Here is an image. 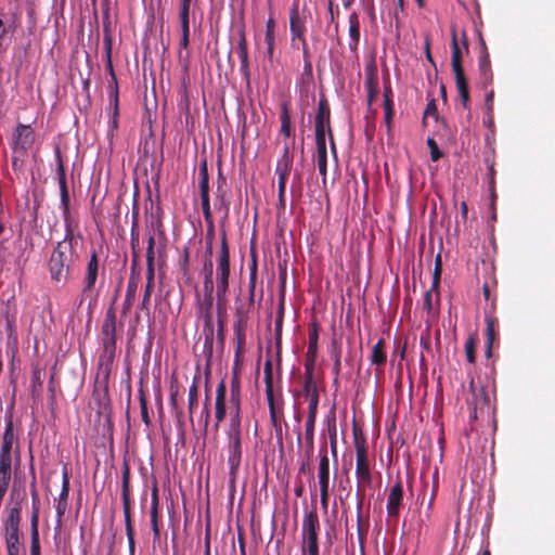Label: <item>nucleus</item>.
Here are the masks:
<instances>
[{
	"label": "nucleus",
	"instance_id": "1",
	"mask_svg": "<svg viewBox=\"0 0 555 555\" xmlns=\"http://www.w3.org/2000/svg\"><path fill=\"white\" fill-rule=\"evenodd\" d=\"M354 448H356V477H357V512H358V534L360 540H363L366 534V530L362 526V506L365 498V490L372 486L373 478L371 473V466L367 456L366 441L364 437L358 436L354 433Z\"/></svg>",
	"mask_w": 555,
	"mask_h": 555
},
{
	"label": "nucleus",
	"instance_id": "2",
	"mask_svg": "<svg viewBox=\"0 0 555 555\" xmlns=\"http://www.w3.org/2000/svg\"><path fill=\"white\" fill-rule=\"evenodd\" d=\"M220 248L216 256V309L217 314H224L228 307V294L230 288V247L225 230H221Z\"/></svg>",
	"mask_w": 555,
	"mask_h": 555
},
{
	"label": "nucleus",
	"instance_id": "3",
	"mask_svg": "<svg viewBox=\"0 0 555 555\" xmlns=\"http://www.w3.org/2000/svg\"><path fill=\"white\" fill-rule=\"evenodd\" d=\"M80 238V235H75L74 230H69V232H65L64 240L59 242L53 249L49 260V272L53 281H67L70 264L73 263V256L75 254V246Z\"/></svg>",
	"mask_w": 555,
	"mask_h": 555
},
{
	"label": "nucleus",
	"instance_id": "4",
	"mask_svg": "<svg viewBox=\"0 0 555 555\" xmlns=\"http://www.w3.org/2000/svg\"><path fill=\"white\" fill-rule=\"evenodd\" d=\"M229 476L234 482L242 462V420H229L227 427Z\"/></svg>",
	"mask_w": 555,
	"mask_h": 555
},
{
	"label": "nucleus",
	"instance_id": "5",
	"mask_svg": "<svg viewBox=\"0 0 555 555\" xmlns=\"http://www.w3.org/2000/svg\"><path fill=\"white\" fill-rule=\"evenodd\" d=\"M451 66L452 72L455 77V85L459 91V95L461 99V103L465 109L469 108V88L468 81L464 73L463 68V54L465 53L464 49H462L457 42L455 28L451 29Z\"/></svg>",
	"mask_w": 555,
	"mask_h": 555
},
{
	"label": "nucleus",
	"instance_id": "6",
	"mask_svg": "<svg viewBox=\"0 0 555 555\" xmlns=\"http://www.w3.org/2000/svg\"><path fill=\"white\" fill-rule=\"evenodd\" d=\"M121 501L125 518V529L128 539L129 554L134 555L135 541L134 528L131 517V490H130V466L124 462L121 468Z\"/></svg>",
	"mask_w": 555,
	"mask_h": 555
},
{
	"label": "nucleus",
	"instance_id": "7",
	"mask_svg": "<svg viewBox=\"0 0 555 555\" xmlns=\"http://www.w3.org/2000/svg\"><path fill=\"white\" fill-rule=\"evenodd\" d=\"M22 507L16 503L8 511V515L3 521V537L8 555H20V525H21Z\"/></svg>",
	"mask_w": 555,
	"mask_h": 555
},
{
	"label": "nucleus",
	"instance_id": "8",
	"mask_svg": "<svg viewBox=\"0 0 555 555\" xmlns=\"http://www.w3.org/2000/svg\"><path fill=\"white\" fill-rule=\"evenodd\" d=\"M100 274V259L95 249L91 250L90 259L86 267V273L82 281V289L78 307H80L86 299H89V308L95 306L98 300V293H95V283Z\"/></svg>",
	"mask_w": 555,
	"mask_h": 555
},
{
	"label": "nucleus",
	"instance_id": "9",
	"mask_svg": "<svg viewBox=\"0 0 555 555\" xmlns=\"http://www.w3.org/2000/svg\"><path fill=\"white\" fill-rule=\"evenodd\" d=\"M117 315L114 306H109L105 312L101 326L103 353L102 358L112 362L116 354Z\"/></svg>",
	"mask_w": 555,
	"mask_h": 555
},
{
	"label": "nucleus",
	"instance_id": "10",
	"mask_svg": "<svg viewBox=\"0 0 555 555\" xmlns=\"http://www.w3.org/2000/svg\"><path fill=\"white\" fill-rule=\"evenodd\" d=\"M34 142L35 132L33 128L29 125L18 124L12 133L11 142L13 169H16L18 160L27 155Z\"/></svg>",
	"mask_w": 555,
	"mask_h": 555
},
{
	"label": "nucleus",
	"instance_id": "11",
	"mask_svg": "<svg viewBox=\"0 0 555 555\" xmlns=\"http://www.w3.org/2000/svg\"><path fill=\"white\" fill-rule=\"evenodd\" d=\"M320 530L319 516L315 511L305 514L302 519V546L301 551L308 555H319L318 535Z\"/></svg>",
	"mask_w": 555,
	"mask_h": 555
},
{
	"label": "nucleus",
	"instance_id": "12",
	"mask_svg": "<svg viewBox=\"0 0 555 555\" xmlns=\"http://www.w3.org/2000/svg\"><path fill=\"white\" fill-rule=\"evenodd\" d=\"M56 172H57V180H59V186H60L61 207H62V211H63L64 228H65V232H69V230H74L73 218L70 215V207H69V192H68V186H67V182H66L65 167L63 165V162H62L59 151H57Z\"/></svg>",
	"mask_w": 555,
	"mask_h": 555
},
{
	"label": "nucleus",
	"instance_id": "13",
	"mask_svg": "<svg viewBox=\"0 0 555 555\" xmlns=\"http://www.w3.org/2000/svg\"><path fill=\"white\" fill-rule=\"evenodd\" d=\"M318 479L320 486V502L326 511L330 499V459L327 455L326 442L320 448V462L318 467Z\"/></svg>",
	"mask_w": 555,
	"mask_h": 555
},
{
	"label": "nucleus",
	"instance_id": "14",
	"mask_svg": "<svg viewBox=\"0 0 555 555\" xmlns=\"http://www.w3.org/2000/svg\"><path fill=\"white\" fill-rule=\"evenodd\" d=\"M196 305L199 315L204 319V333H205V348L209 349V353L212 351L214 344V323H212V307L214 298L203 297L196 295Z\"/></svg>",
	"mask_w": 555,
	"mask_h": 555
},
{
	"label": "nucleus",
	"instance_id": "15",
	"mask_svg": "<svg viewBox=\"0 0 555 555\" xmlns=\"http://www.w3.org/2000/svg\"><path fill=\"white\" fill-rule=\"evenodd\" d=\"M305 369H306V373H305L304 392L309 398L308 413H317L318 404H319V391H318L317 384L313 379V364L306 363Z\"/></svg>",
	"mask_w": 555,
	"mask_h": 555
},
{
	"label": "nucleus",
	"instance_id": "16",
	"mask_svg": "<svg viewBox=\"0 0 555 555\" xmlns=\"http://www.w3.org/2000/svg\"><path fill=\"white\" fill-rule=\"evenodd\" d=\"M314 130L327 131L328 138L332 139L331 108L324 94L320 96L318 103V109L314 116Z\"/></svg>",
	"mask_w": 555,
	"mask_h": 555
},
{
	"label": "nucleus",
	"instance_id": "17",
	"mask_svg": "<svg viewBox=\"0 0 555 555\" xmlns=\"http://www.w3.org/2000/svg\"><path fill=\"white\" fill-rule=\"evenodd\" d=\"M230 420H242L241 379L236 370L233 371L230 383Z\"/></svg>",
	"mask_w": 555,
	"mask_h": 555
},
{
	"label": "nucleus",
	"instance_id": "18",
	"mask_svg": "<svg viewBox=\"0 0 555 555\" xmlns=\"http://www.w3.org/2000/svg\"><path fill=\"white\" fill-rule=\"evenodd\" d=\"M227 385L224 379H221L216 388L215 400V431H218L220 424L224 421L227 415Z\"/></svg>",
	"mask_w": 555,
	"mask_h": 555
},
{
	"label": "nucleus",
	"instance_id": "19",
	"mask_svg": "<svg viewBox=\"0 0 555 555\" xmlns=\"http://www.w3.org/2000/svg\"><path fill=\"white\" fill-rule=\"evenodd\" d=\"M403 501V486L402 481L398 478L396 483L390 488L387 498V515L389 518H398L400 507Z\"/></svg>",
	"mask_w": 555,
	"mask_h": 555
},
{
	"label": "nucleus",
	"instance_id": "20",
	"mask_svg": "<svg viewBox=\"0 0 555 555\" xmlns=\"http://www.w3.org/2000/svg\"><path fill=\"white\" fill-rule=\"evenodd\" d=\"M293 167V155L291 154L289 147L286 145L283 149L281 157L276 162L275 173L278 175V185L281 189L286 188V181Z\"/></svg>",
	"mask_w": 555,
	"mask_h": 555
},
{
	"label": "nucleus",
	"instance_id": "21",
	"mask_svg": "<svg viewBox=\"0 0 555 555\" xmlns=\"http://www.w3.org/2000/svg\"><path fill=\"white\" fill-rule=\"evenodd\" d=\"M441 271H442L441 257H440V255H438L436 257V261H435L431 287L425 293L424 300H423V308L428 313H430L433 310V294L436 293L437 299L439 298L438 288L440 285Z\"/></svg>",
	"mask_w": 555,
	"mask_h": 555
},
{
	"label": "nucleus",
	"instance_id": "22",
	"mask_svg": "<svg viewBox=\"0 0 555 555\" xmlns=\"http://www.w3.org/2000/svg\"><path fill=\"white\" fill-rule=\"evenodd\" d=\"M192 0H180L179 20L181 26L180 47L186 49L190 43V8Z\"/></svg>",
	"mask_w": 555,
	"mask_h": 555
},
{
	"label": "nucleus",
	"instance_id": "23",
	"mask_svg": "<svg viewBox=\"0 0 555 555\" xmlns=\"http://www.w3.org/2000/svg\"><path fill=\"white\" fill-rule=\"evenodd\" d=\"M289 29H291V40L293 46L295 44V40H306L305 31L306 24L305 20L300 17L298 5L294 4L289 12Z\"/></svg>",
	"mask_w": 555,
	"mask_h": 555
},
{
	"label": "nucleus",
	"instance_id": "24",
	"mask_svg": "<svg viewBox=\"0 0 555 555\" xmlns=\"http://www.w3.org/2000/svg\"><path fill=\"white\" fill-rule=\"evenodd\" d=\"M248 326V319H235L233 324L235 336V363H240L242 353L246 345V330Z\"/></svg>",
	"mask_w": 555,
	"mask_h": 555
},
{
	"label": "nucleus",
	"instance_id": "25",
	"mask_svg": "<svg viewBox=\"0 0 555 555\" xmlns=\"http://www.w3.org/2000/svg\"><path fill=\"white\" fill-rule=\"evenodd\" d=\"M103 43H104V50H105L106 69L111 76V80L108 83L109 93L115 91L117 93V98L119 99L118 81H117V78H116V75L114 72V67H113V62H112V44H113L112 36L108 33H105V35H104Z\"/></svg>",
	"mask_w": 555,
	"mask_h": 555
},
{
	"label": "nucleus",
	"instance_id": "26",
	"mask_svg": "<svg viewBox=\"0 0 555 555\" xmlns=\"http://www.w3.org/2000/svg\"><path fill=\"white\" fill-rule=\"evenodd\" d=\"M169 391L170 412L176 420L177 427L182 430L184 427V413L178 403L179 386L176 382L170 384Z\"/></svg>",
	"mask_w": 555,
	"mask_h": 555
},
{
	"label": "nucleus",
	"instance_id": "27",
	"mask_svg": "<svg viewBox=\"0 0 555 555\" xmlns=\"http://www.w3.org/2000/svg\"><path fill=\"white\" fill-rule=\"evenodd\" d=\"M479 40H480V56H479V72L482 79V82L485 85L490 83L492 81V70H491V64H490V55L485 42V39L482 38L481 34H479Z\"/></svg>",
	"mask_w": 555,
	"mask_h": 555
},
{
	"label": "nucleus",
	"instance_id": "28",
	"mask_svg": "<svg viewBox=\"0 0 555 555\" xmlns=\"http://www.w3.org/2000/svg\"><path fill=\"white\" fill-rule=\"evenodd\" d=\"M486 356L489 358L492 354V347L496 340V328L499 325L494 312H486Z\"/></svg>",
	"mask_w": 555,
	"mask_h": 555
},
{
	"label": "nucleus",
	"instance_id": "29",
	"mask_svg": "<svg viewBox=\"0 0 555 555\" xmlns=\"http://www.w3.org/2000/svg\"><path fill=\"white\" fill-rule=\"evenodd\" d=\"M68 494H69V474L66 467H64L62 473V489L59 495V500L56 503V515L59 520L64 516L67 505H68Z\"/></svg>",
	"mask_w": 555,
	"mask_h": 555
},
{
	"label": "nucleus",
	"instance_id": "30",
	"mask_svg": "<svg viewBox=\"0 0 555 555\" xmlns=\"http://www.w3.org/2000/svg\"><path fill=\"white\" fill-rule=\"evenodd\" d=\"M158 487L157 482L154 481L151 493V525L154 534V539H159V527H158Z\"/></svg>",
	"mask_w": 555,
	"mask_h": 555
},
{
	"label": "nucleus",
	"instance_id": "31",
	"mask_svg": "<svg viewBox=\"0 0 555 555\" xmlns=\"http://www.w3.org/2000/svg\"><path fill=\"white\" fill-rule=\"evenodd\" d=\"M348 23H349L348 34H349V38H350L349 49H350V51L356 52L358 49V46H359V41H360V21H359V16L356 12H352L349 15Z\"/></svg>",
	"mask_w": 555,
	"mask_h": 555
},
{
	"label": "nucleus",
	"instance_id": "32",
	"mask_svg": "<svg viewBox=\"0 0 555 555\" xmlns=\"http://www.w3.org/2000/svg\"><path fill=\"white\" fill-rule=\"evenodd\" d=\"M109 106L107 108L109 120H108V131L113 134L118 129V118H119V100L117 98V93L111 92L109 95Z\"/></svg>",
	"mask_w": 555,
	"mask_h": 555
},
{
	"label": "nucleus",
	"instance_id": "33",
	"mask_svg": "<svg viewBox=\"0 0 555 555\" xmlns=\"http://www.w3.org/2000/svg\"><path fill=\"white\" fill-rule=\"evenodd\" d=\"M199 195L204 219L210 221L209 179L199 180Z\"/></svg>",
	"mask_w": 555,
	"mask_h": 555
},
{
	"label": "nucleus",
	"instance_id": "34",
	"mask_svg": "<svg viewBox=\"0 0 555 555\" xmlns=\"http://www.w3.org/2000/svg\"><path fill=\"white\" fill-rule=\"evenodd\" d=\"M146 231L147 234L157 235L158 243L166 240L163 221L157 216L151 215V217L146 219Z\"/></svg>",
	"mask_w": 555,
	"mask_h": 555
},
{
	"label": "nucleus",
	"instance_id": "35",
	"mask_svg": "<svg viewBox=\"0 0 555 555\" xmlns=\"http://www.w3.org/2000/svg\"><path fill=\"white\" fill-rule=\"evenodd\" d=\"M155 285V268H146V285L141 302V309L149 311L150 300Z\"/></svg>",
	"mask_w": 555,
	"mask_h": 555
},
{
	"label": "nucleus",
	"instance_id": "36",
	"mask_svg": "<svg viewBox=\"0 0 555 555\" xmlns=\"http://www.w3.org/2000/svg\"><path fill=\"white\" fill-rule=\"evenodd\" d=\"M14 435H13V423L12 420H9L5 426V430L3 434V442L1 447L0 457L1 459H12L11 449L13 443Z\"/></svg>",
	"mask_w": 555,
	"mask_h": 555
},
{
	"label": "nucleus",
	"instance_id": "37",
	"mask_svg": "<svg viewBox=\"0 0 555 555\" xmlns=\"http://www.w3.org/2000/svg\"><path fill=\"white\" fill-rule=\"evenodd\" d=\"M225 186H227V178L222 173L221 165L219 164L216 198L220 202V207L224 208L225 215H227L228 210H229V204L225 201V193H227Z\"/></svg>",
	"mask_w": 555,
	"mask_h": 555
},
{
	"label": "nucleus",
	"instance_id": "38",
	"mask_svg": "<svg viewBox=\"0 0 555 555\" xmlns=\"http://www.w3.org/2000/svg\"><path fill=\"white\" fill-rule=\"evenodd\" d=\"M198 376H194L192 385L189 388L188 396V410L190 414V422L193 423V413L198 404Z\"/></svg>",
	"mask_w": 555,
	"mask_h": 555
},
{
	"label": "nucleus",
	"instance_id": "39",
	"mask_svg": "<svg viewBox=\"0 0 555 555\" xmlns=\"http://www.w3.org/2000/svg\"><path fill=\"white\" fill-rule=\"evenodd\" d=\"M237 52L238 57L241 60V69H248V51H247V40L245 36V30L242 27L238 31V42H237Z\"/></svg>",
	"mask_w": 555,
	"mask_h": 555
},
{
	"label": "nucleus",
	"instance_id": "40",
	"mask_svg": "<svg viewBox=\"0 0 555 555\" xmlns=\"http://www.w3.org/2000/svg\"><path fill=\"white\" fill-rule=\"evenodd\" d=\"M281 129L280 132L286 137L289 138L292 134V121H291V113H289V103L283 102L281 105Z\"/></svg>",
	"mask_w": 555,
	"mask_h": 555
},
{
	"label": "nucleus",
	"instance_id": "41",
	"mask_svg": "<svg viewBox=\"0 0 555 555\" xmlns=\"http://www.w3.org/2000/svg\"><path fill=\"white\" fill-rule=\"evenodd\" d=\"M371 363L377 366H382L386 363L387 356L385 352V341L380 338L373 347L370 357Z\"/></svg>",
	"mask_w": 555,
	"mask_h": 555
},
{
	"label": "nucleus",
	"instance_id": "42",
	"mask_svg": "<svg viewBox=\"0 0 555 555\" xmlns=\"http://www.w3.org/2000/svg\"><path fill=\"white\" fill-rule=\"evenodd\" d=\"M137 287H138L137 281L134 278L131 276L128 282L126 296H125V300H124V305H122V314L124 315H126L131 309V306L135 299Z\"/></svg>",
	"mask_w": 555,
	"mask_h": 555
},
{
	"label": "nucleus",
	"instance_id": "43",
	"mask_svg": "<svg viewBox=\"0 0 555 555\" xmlns=\"http://www.w3.org/2000/svg\"><path fill=\"white\" fill-rule=\"evenodd\" d=\"M266 397H267V401H268V408H269L271 423L274 427H278L279 426L278 415H279V412L282 411L283 402L281 401L280 403H276L274 393H270V396L266 395Z\"/></svg>",
	"mask_w": 555,
	"mask_h": 555
},
{
	"label": "nucleus",
	"instance_id": "44",
	"mask_svg": "<svg viewBox=\"0 0 555 555\" xmlns=\"http://www.w3.org/2000/svg\"><path fill=\"white\" fill-rule=\"evenodd\" d=\"M364 87L367 92V103L371 105L377 94V77L374 73L366 76Z\"/></svg>",
	"mask_w": 555,
	"mask_h": 555
},
{
	"label": "nucleus",
	"instance_id": "45",
	"mask_svg": "<svg viewBox=\"0 0 555 555\" xmlns=\"http://www.w3.org/2000/svg\"><path fill=\"white\" fill-rule=\"evenodd\" d=\"M318 330L314 327L312 331L309 332V345L307 350V356L310 359L306 363H312L314 365V359L318 351Z\"/></svg>",
	"mask_w": 555,
	"mask_h": 555
},
{
	"label": "nucleus",
	"instance_id": "46",
	"mask_svg": "<svg viewBox=\"0 0 555 555\" xmlns=\"http://www.w3.org/2000/svg\"><path fill=\"white\" fill-rule=\"evenodd\" d=\"M42 387V379H41V370L39 367H34L31 371V377H30V391L31 396L36 397L39 396Z\"/></svg>",
	"mask_w": 555,
	"mask_h": 555
},
{
	"label": "nucleus",
	"instance_id": "47",
	"mask_svg": "<svg viewBox=\"0 0 555 555\" xmlns=\"http://www.w3.org/2000/svg\"><path fill=\"white\" fill-rule=\"evenodd\" d=\"M263 375H264L266 395L270 396V393H274V389H273V370H272V362H271L270 359H268L264 362Z\"/></svg>",
	"mask_w": 555,
	"mask_h": 555
},
{
	"label": "nucleus",
	"instance_id": "48",
	"mask_svg": "<svg viewBox=\"0 0 555 555\" xmlns=\"http://www.w3.org/2000/svg\"><path fill=\"white\" fill-rule=\"evenodd\" d=\"M157 235L149 234L146 247V268H155V244Z\"/></svg>",
	"mask_w": 555,
	"mask_h": 555
},
{
	"label": "nucleus",
	"instance_id": "49",
	"mask_svg": "<svg viewBox=\"0 0 555 555\" xmlns=\"http://www.w3.org/2000/svg\"><path fill=\"white\" fill-rule=\"evenodd\" d=\"M254 302L250 301V297L248 296V302H236L235 305V319H248L249 320V312L254 309Z\"/></svg>",
	"mask_w": 555,
	"mask_h": 555
},
{
	"label": "nucleus",
	"instance_id": "50",
	"mask_svg": "<svg viewBox=\"0 0 555 555\" xmlns=\"http://www.w3.org/2000/svg\"><path fill=\"white\" fill-rule=\"evenodd\" d=\"M315 417H317V413H308V418L306 421V439H307L311 450L313 448V434H314Z\"/></svg>",
	"mask_w": 555,
	"mask_h": 555
},
{
	"label": "nucleus",
	"instance_id": "51",
	"mask_svg": "<svg viewBox=\"0 0 555 555\" xmlns=\"http://www.w3.org/2000/svg\"><path fill=\"white\" fill-rule=\"evenodd\" d=\"M12 459L0 457V481L10 482Z\"/></svg>",
	"mask_w": 555,
	"mask_h": 555
},
{
	"label": "nucleus",
	"instance_id": "52",
	"mask_svg": "<svg viewBox=\"0 0 555 555\" xmlns=\"http://www.w3.org/2000/svg\"><path fill=\"white\" fill-rule=\"evenodd\" d=\"M139 401H140V410H141L142 421L149 427L151 425V420H150V415H149L147 400H146L145 393L142 389L139 390Z\"/></svg>",
	"mask_w": 555,
	"mask_h": 555
},
{
	"label": "nucleus",
	"instance_id": "53",
	"mask_svg": "<svg viewBox=\"0 0 555 555\" xmlns=\"http://www.w3.org/2000/svg\"><path fill=\"white\" fill-rule=\"evenodd\" d=\"M201 420L203 422L204 433L206 434L210 421V397L208 395L205 397L203 410L201 412Z\"/></svg>",
	"mask_w": 555,
	"mask_h": 555
},
{
	"label": "nucleus",
	"instance_id": "54",
	"mask_svg": "<svg viewBox=\"0 0 555 555\" xmlns=\"http://www.w3.org/2000/svg\"><path fill=\"white\" fill-rule=\"evenodd\" d=\"M465 353L466 359L469 363H475L476 361V338L469 336L465 343Z\"/></svg>",
	"mask_w": 555,
	"mask_h": 555
},
{
	"label": "nucleus",
	"instance_id": "55",
	"mask_svg": "<svg viewBox=\"0 0 555 555\" xmlns=\"http://www.w3.org/2000/svg\"><path fill=\"white\" fill-rule=\"evenodd\" d=\"M317 163L319 173L322 176V180L325 183L327 173V153H317Z\"/></svg>",
	"mask_w": 555,
	"mask_h": 555
},
{
	"label": "nucleus",
	"instance_id": "56",
	"mask_svg": "<svg viewBox=\"0 0 555 555\" xmlns=\"http://www.w3.org/2000/svg\"><path fill=\"white\" fill-rule=\"evenodd\" d=\"M317 153H327L326 150V134L327 131L314 130Z\"/></svg>",
	"mask_w": 555,
	"mask_h": 555
},
{
	"label": "nucleus",
	"instance_id": "57",
	"mask_svg": "<svg viewBox=\"0 0 555 555\" xmlns=\"http://www.w3.org/2000/svg\"><path fill=\"white\" fill-rule=\"evenodd\" d=\"M203 291L204 297L214 298V292H216L215 278L204 276Z\"/></svg>",
	"mask_w": 555,
	"mask_h": 555
},
{
	"label": "nucleus",
	"instance_id": "58",
	"mask_svg": "<svg viewBox=\"0 0 555 555\" xmlns=\"http://www.w3.org/2000/svg\"><path fill=\"white\" fill-rule=\"evenodd\" d=\"M330 353H331L333 361H340L341 344L336 338H333L331 341Z\"/></svg>",
	"mask_w": 555,
	"mask_h": 555
},
{
	"label": "nucleus",
	"instance_id": "59",
	"mask_svg": "<svg viewBox=\"0 0 555 555\" xmlns=\"http://www.w3.org/2000/svg\"><path fill=\"white\" fill-rule=\"evenodd\" d=\"M427 144L430 150V158L433 162H437L441 158L442 154L438 147L437 142L433 138L427 139Z\"/></svg>",
	"mask_w": 555,
	"mask_h": 555
},
{
	"label": "nucleus",
	"instance_id": "60",
	"mask_svg": "<svg viewBox=\"0 0 555 555\" xmlns=\"http://www.w3.org/2000/svg\"><path fill=\"white\" fill-rule=\"evenodd\" d=\"M257 274L258 273L249 272V278H248V296L250 297V301H255Z\"/></svg>",
	"mask_w": 555,
	"mask_h": 555
},
{
	"label": "nucleus",
	"instance_id": "61",
	"mask_svg": "<svg viewBox=\"0 0 555 555\" xmlns=\"http://www.w3.org/2000/svg\"><path fill=\"white\" fill-rule=\"evenodd\" d=\"M130 243L132 249L135 250V247L139 246V231L135 218L131 227ZM133 254L135 255V251H133Z\"/></svg>",
	"mask_w": 555,
	"mask_h": 555
},
{
	"label": "nucleus",
	"instance_id": "62",
	"mask_svg": "<svg viewBox=\"0 0 555 555\" xmlns=\"http://www.w3.org/2000/svg\"><path fill=\"white\" fill-rule=\"evenodd\" d=\"M384 111H385V121L387 126H390V122L393 117V102L391 101H384Z\"/></svg>",
	"mask_w": 555,
	"mask_h": 555
},
{
	"label": "nucleus",
	"instance_id": "63",
	"mask_svg": "<svg viewBox=\"0 0 555 555\" xmlns=\"http://www.w3.org/2000/svg\"><path fill=\"white\" fill-rule=\"evenodd\" d=\"M428 116L438 118V109H437V104H436L435 99H431L426 106L424 117H428Z\"/></svg>",
	"mask_w": 555,
	"mask_h": 555
},
{
	"label": "nucleus",
	"instance_id": "64",
	"mask_svg": "<svg viewBox=\"0 0 555 555\" xmlns=\"http://www.w3.org/2000/svg\"><path fill=\"white\" fill-rule=\"evenodd\" d=\"M30 555H40L39 535H30Z\"/></svg>",
	"mask_w": 555,
	"mask_h": 555
}]
</instances>
